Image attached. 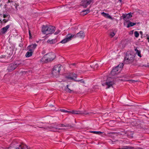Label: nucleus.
<instances>
[{"label":"nucleus","instance_id":"obj_19","mask_svg":"<svg viewBox=\"0 0 149 149\" xmlns=\"http://www.w3.org/2000/svg\"><path fill=\"white\" fill-rule=\"evenodd\" d=\"M37 46V44L35 43L29 46L28 47L29 49L32 50V51L33 52V50L36 48Z\"/></svg>","mask_w":149,"mask_h":149},{"label":"nucleus","instance_id":"obj_10","mask_svg":"<svg viewBox=\"0 0 149 149\" xmlns=\"http://www.w3.org/2000/svg\"><path fill=\"white\" fill-rule=\"evenodd\" d=\"M132 13H129L127 14H123L122 17H123L124 20L126 22H128L129 21V19L132 17Z\"/></svg>","mask_w":149,"mask_h":149},{"label":"nucleus","instance_id":"obj_33","mask_svg":"<svg viewBox=\"0 0 149 149\" xmlns=\"http://www.w3.org/2000/svg\"><path fill=\"white\" fill-rule=\"evenodd\" d=\"M78 81V82H80V83L84 84H85V82L84 81L83 79H81L80 80H78L77 81Z\"/></svg>","mask_w":149,"mask_h":149},{"label":"nucleus","instance_id":"obj_13","mask_svg":"<svg viewBox=\"0 0 149 149\" xmlns=\"http://www.w3.org/2000/svg\"><path fill=\"white\" fill-rule=\"evenodd\" d=\"M114 84V82L113 81H107L105 83H102V85L103 86H107V87L106 88H107L112 86Z\"/></svg>","mask_w":149,"mask_h":149},{"label":"nucleus","instance_id":"obj_14","mask_svg":"<svg viewBox=\"0 0 149 149\" xmlns=\"http://www.w3.org/2000/svg\"><path fill=\"white\" fill-rule=\"evenodd\" d=\"M10 27L9 25H7L2 28L0 30V34H4Z\"/></svg>","mask_w":149,"mask_h":149},{"label":"nucleus","instance_id":"obj_1","mask_svg":"<svg viewBox=\"0 0 149 149\" xmlns=\"http://www.w3.org/2000/svg\"><path fill=\"white\" fill-rule=\"evenodd\" d=\"M135 54L133 51H129L127 52L124 59L125 63L127 64H130L133 63L134 61Z\"/></svg>","mask_w":149,"mask_h":149},{"label":"nucleus","instance_id":"obj_30","mask_svg":"<svg viewBox=\"0 0 149 149\" xmlns=\"http://www.w3.org/2000/svg\"><path fill=\"white\" fill-rule=\"evenodd\" d=\"M90 132L92 133H93L95 134H97L100 135L101 134H102V132H97V131H91Z\"/></svg>","mask_w":149,"mask_h":149},{"label":"nucleus","instance_id":"obj_21","mask_svg":"<svg viewBox=\"0 0 149 149\" xmlns=\"http://www.w3.org/2000/svg\"><path fill=\"white\" fill-rule=\"evenodd\" d=\"M33 51H32V50L29 49V51L27 52L25 55L26 57H29L32 55Z\"/></svg>","mask_w":149,"mask_h":149},{"label":"nucleus","instance_id":"obj_36","mask_svg":"<svg viewBox=\"0 0 149 149\" xmlns=\"http://www.w3.org/2000/svg\"><path fill=\"white\" fill-rule=\"evenodd\" d=\"M60 32V31L59 30H57L56 32L55 33V34L57 35Z\"/></svg>","mask_w":149,"mask_h":149},{"label":"nucleus","instance_id":"obj_42","mask_svg":"<svg viewBox=\"0 0 149 149\" xmlns=\"http://www.w3.org/2000/svg\"><path fill=\"white\" fill-rule=\"evenodd\" d=\"M120 2H121L122 1L121 0H119Z\"/></svg>","mask_w":149,"mask_h":149},{"label":"nucleus","instance_id":"obj_2","mask_svg":"<svg viewBox=\"0 0 149 149\" xmlns=\"http://www.w3.org/2000/svg\"><path fill=\"white\" fill-rule=\"evenodd\" d=\"M59 126H57L56 127H50L48 126H42L43 127H38L40 128H49L50 130H51L52 131L54 132H56L58 130H64V129L60 128L58 127H72L74 126V125L72 124L71 125L70 124H67L65 125H64L63 124H60L59 125Z\"/></svg>","mask_w":149,"mask_h":149},{"label":"nucleus","instance_id":"obj_40","mask_svg":"<svg viewBox=\"0 0 149 149\" xmlns=\"http://www.w3.org/2000/svg\"><path fill=\"white\" fill-rule=\"evenodd\" d=\"M75 65V63H72V65Z\"/></svg>","mask_w":149,"mask_h":149},{"label":"nucleus","instance_id":"obj_22","mask_svg":"<svg viewBox=\"0 0 149 149\" xmlns=\"http://www.w3.org/2000/svg\"><path fill=\"white\" fill-rule=\"evenodd\" d=\"M17 143L18 142L17 141H14L12 142V143L11 144V146L12 147L16 148L17 147H18L19 146V145H17Z\"/></svg>","mask_w":149,"mask_h":149},{"label":"nucleus","instance_id":"obj_17","mask_svg":"<svg viewBox=\"0 0 149 149\" xmlns=\"http://www.w3.org/2000/svg\"><path fill=\"white\" fill-rule=\"evenodd\" d=\"M3 16L4 18H7L6 19H4L3 20L4 23H6L9 20L10 17V15L6 13L5 14H4Z\"/></svg>","mask_w":149,"mask_h":149},{"label":"nucleus","instance_id":"obj_29","mask_svg":"<svg viewBox=\"0 0 149 149\" xmlns=\"http://www.w3.org/2000/svg\"><path fill=\"white\" fill-rule=\"evenodd\" d=\"M123 63H120L118 65L116 66V67L118 68V69L120 70L122 69V68H123Z\"/></svg>","mask_w":149,"mask_h":149},{"label":"nucleus","instance_id":"obj_26","mask_svg":"<svg viewBox=\"0 0 149 149\" xmlns=\"http://www.w3.org/2000/svg\"><path fill=\"white\" fill-rule=\"evenodd\" d=\"M68 85H67V86L65 87V90L67 92H68V93H71L72 91H73L71 90L70 88H68Z\"/></svg>","mask_w":149,"mask_h":149},{"label":"nucleus","instance_id":"obj_34","mask_svg":"<svg viewBox=\"0 0 149 149\" xmlns=\"http://www.w3.org/2000/svg\"><path fill=\"white\" fill-rule=\"evenodd\" d=\"M115 35V33L114 32H111L110 33V36H111V37H113Z\"/></svg>","mask_w":149,"mask_h":149},{"label":"nucleus","instance_id":"obj_16","mask_svg":"<svg viewBox=\"0 0 149 149\" xmlns=\"http://www.w3.org/2000/svg\"><path fill=\"white\" fill-rule=\"evenodd\" d=\"M120 70L118 68L116 67L114 68H113L111 72V75L113 76L116 74H118L119 73L118 71Z\"/></svg>","mask_w":149,"mask_h":149},{"label":"nucleus","instance_id":"obj_4","mask_svg":"<svg viewBox=\"0 0 149 149\" xmlns=\"http://www.w3.org/2000/svg\"><path fill=\"white\" fill-rule=\"evenodd\" d=\"M55 28L52 26H43L42 29L43 33L47 35L53 33L54 31Z\"/></svg>","mask_w":149,"mask_h":149},{"label":"nucleus","instance_id":"obj_20","mask_svg":"<svg viewBox=\"0 0 149 149\" xmlns=\"http://www.w3.org/2000/svg\"><path fill=\"white\" fill-rule=\"evenodd\" d=\"M10 4V5H11V8H12V6L13 7H14L13 6L15 7V8H14V9H15L16 10H17V7L18 5L17 4H16V3L14 2H13V1H11Z\"/></svg>","mask_w":149,"mask_h":149},{"label":"nucleus","instance_id":"obj_15","mask_svg":"<svg viewBox=\"0 0 149 149\" xmlns=\"http://www.w3.org/2000/svg\"><path fill=\"white\" fill-rule=\"evenodd\" d=\"M11 2L9 0L7 2V4L5 5V7L6 8L7 10H11L12 9H14V8L12 6V8L11 7V5H10V3Z\"/></svg>","mask_w":149,"mask_h":149},{"label":"nucleus","instance_id":"obj_28","mask_svg":"<svg viewBox=\"0 0 149 149\" xmlns=\"http://www.w3.org/2000/svg\"><path fill=\"white\" fill-rule=\"evenodd\" d=\"M90 12L89 9H87L85 10H84L82 11V14L83 15H85L88 13Z\"/></svg>","mask_w":149,"mask_h":149},{"label":"nucleus","instance_id":"obj_6","mask_svg":"<svg viewBox=\"0 0 149 149\" xmlns=\"http://www.w3.org/2000/svg\"><path fill=\"white\" fill-rule=\"evenodd\" d=\"M61 68V65H58L54 66L52 71V74L55 77H58L59 75Z\"/></svg>","mask_w":149,"mask_h":149},{"label":"nucleus","instance_id":"obj_9","mask_svg":"<svg viewBox=\"0 0 149 149\" xmlns=\"http://www.w3.org/2000/svg\"><path fill=\"white\" fill-rule=\"evenodd\" d=\"M77 76L76 74H73V73H70L68 76H66V78L68 80H75V79L77 78Z\"/></svg>","mask_w":149,"mask_h":149},{"label":"nucleus","instance_id":"obj_11","mask_svg":"<svg viewBox=\"0 0 149 149\" xmlns=\"http://www.w3.org/2000/svg\"><path fill=\"white\" fill-rule=\"evenodd\" d=\"M70 113L72 114H89L88 113H87L86 111L84 112L81 111H69Z\"/></svg>","mask_w":149,"mask_h":149},{"label":"nucleus","instance_id":"obj_44","mask_svg":"<svg viewBox=\"0 0 149 149\" xmlns=\"http://www.w3.org/2000/svg\"><path fill=\"white\" fill-rule=\"evenodd\" d=\"M40 126H42L41 124H40Z\"/></svg>","mask_w":149,"mask_h":149},{"label":"nucleus","instance_id":"obj_23","mask_svg":"<svg viewBox=\"0 0 149 149\" xmlns=\"http://www.w3.org/2000/svg\"><path fill=\"white\" fill-rule=\"evenodd\" d=\"M57 40L56 39H53L51 40H48L47 42L48 43L50 44H54L56 43Z\"/></svg>","mask_w":149,"mask_h":149},{"label":"nucleus","instance_id":"obj_27","mask_svg":"<svg viewBox=\"0 0 149 149\" xmlns=\"http://www.w3.org/2000/svg\"><path fill=\"white\" fill-rule=\"evenodd\" d=\"M135 51H136V53L137 54L138 56L140 57H141V51L137 49L136 48L135 49Z\"/></svg>","mask_w":149,"mask_h":149},{"label":"nucleus","instance_id":"obj_39","mask_svg":"<svg viewBox=\"0 0 149 149\" xmlns=\"http://www.w3.org/2000/svg\"><path fill=\"white\" fill-rule=\"evenodd\" d=\"M147 39L148 40V41L149 42V36H148L147 37Z\"/></svg>","mask_w":149,"mask_h":149},{"label":"nucleus","instance_id":"obj_3","mask_svg":"<svg viewBox=\"0 0 149 149\" xmlns=\"http://www.w3.org/2000/svg\"><path fill=\"white\" fill-rule=\"evenodd\" d=\"M55 57L54 53H50L45 55L40 60L42 62L46 63L53 60Z\"/></svg>","mask_w":149,"mask_h":149},{"label":"nucleus","instance_id":"obj_5","mask_svg":"<svg viewBox=\"0 0 149 149\" xmlns=\"http://www.w3.org/2000/svg\"><path fill=\"white\" fill-rule=\"evenodd\" d=\"M21 64L20 61H16L14 62L9 64L8 66L7 70L9 72H11Z\"/></svg>","mask_w":149,"mask_h":149},{"label":"nucleus","instance_id":"obj_35","mask_svg":"<svg viewBox=\"0 0 149 149\" xmlns=\"http://www.w3.org/2000/svg\"><path fill=\"white\" fill-rule=\"evenodd\" d=\"M98 64H95V65L93 67V68L94 69H97V68L98 67Z\"/></svg>","mask_w":149,"mask_h":149},{"label":"nucleus","instance_id":"obj_43","mask_svg":"<svg viewBox=\"0 0 149 149\" xmlns=\"http://www.w3.org/2000/svg\"><path fill=\"white\" fill-rule=\"evenodd\" d=\"M134 120V119H133L132 121H133V120Z\"/></svg>","mask_w":149,"mask_h":149},{"label":"nucleus","instance_id":"obj_7","mask_svg":"<svg viewBox=\"0 0 149 149\" xmlns=\"http://www.w3.org/2000/svg\"><path fill=\"white\" fill-rule=\"evenodd\" d=\"M92 0H83L81 3V5L84 8H86L92 2Z\"/></svg>","mask_w":149,"mask_h":149},{"label":"nucleus","instance_id":"obj_8","mask_svg":"<svg viewBox=\"0 0 149 149\" xmlns=\"http://www.w3.org/2000/svg\"><path fill=\"white\" fill-rule=\"evenodd\" d=\"M74 36V35H72L70 34H69L67 35V36L66 38L61 41V42L62 43H65L70 40Z\"/></svg>","mask_w":149,"mask_h":149},{"label":"nucleus","instance_id":"obj_24","mask_svg":"<svg viewBox=\"0 0 149 149\" xmlns=\"http://www.w3.org/2000/svg\"><path fill=\"white\" fill-rule=\"evenodd\" d=\"M133 147H131L129 146H124L117 149H134Z\"/></svg>","mask_w":149,"mask_h":149},{"label":"nucleus","instance_id":"obj_41","mask_svg":"<svg viewBox=\"0 0 149 149\" xmlns=\"http://www.w3.org/2000/svg\"><path fill=\"white\" fill-rule=\"evenodd\" d=\"M140 33H141H141H142V31H140Z\"/></svg>","mask_w":149,"mask_h":149},{"label":"nucleus","instance_id":"obj_25","mask_svg":"<svg viewBox=\"0 0 149 149\" xmlns=\"http://www.w3.org/2000/svg\"><path fill=\"white\" fill-rule=\"evenodd\" d=\"M128 22H129V23L127 25V28H129L130 27L134 25H135L136 24V23H133L130 21H129Z\"/></svg>","mask_w":149,"mask_h":149},{"label":"nucleus","instance_id":"obj_37","mask_svg":"<svg viewBox=\"0 0 149 149\" xmlns=\"http://www.w3.org/2000/svg\"><path fill=\"white\" fill-rule=\"evenodd\" d=\"M61 111L62 112H64L65 113H68L69 112L70 113V112H69V111H67L66 110H65L64 109H61Z\"/></svg>","mask_w":149,"mask_h":149},{"label":"nucleus","instance_id":"obj_32","mask_svg":"<svg viewBox=\"0 0 149 149\" xmlns=\"http://www.w3.org/2000/svg\"><path fill=\"white\" fill-rule=\"evenodd\" d=\"M134 35L135 37L137 38L139 36V34L137 31H135L134 33Z\"/></svg>","mask_w":149,"mask_h":149},{"label":"nucleus","instance_id":"obj_12","mask_svg":"<svg viewBox=\"0 0 149 149\" xmlns=\"http://www.w3.org/2000/svg\"><path fill=\"white\" fill-rule=\"evenodd\" d=\"M74 36H75V38L78 37L83 39L85 36V34L84 31H81L79 33H77L76 35H74Z\"/></svg>","mask_w":149,"mask_h":149},{"label":"nucleus","instance_id":"obj_18","mask_svg":"<svg viewBox=\"0 0 149 149\" xmlns=\"http://www.w3.org/2000/svg\"><path fill=\"white\" fill-rule=\"evenodd\" d=\"M101 15L105 18H108L111 19H112L113 18L111 17L108 13H105L103 12L101 13Z\"/></svg>","mask_w":149,"mask_h":149},{"label":"nucleus","instance_id":"obj_38","mask_svg":"<svg viewBox=\"0 0 149 149\" xmlns=\"http://www.w3.org/2000/svg\"><path fill=\"white\" fill-rule=\"evenodd\" d=\"M29 36H30V38L31 37V34L30 30L29 31Z\"/></svg>","mask_w":149,"mask_h":149},{"label":"nucleus","instance_id":"obj_31","mask_svg":"<svg viewBox=\"0 0 149 149\" xmlns=\"http://www.w3.org/2000/svg\"><path fill=\"white\" fill-rule=\"evenodd\" d=\"M129 81L131 83H134L135 82H136L139 81L138 80H132V79L130 80Z\"/></svg>","mask_w":149,"mask_h":149}]
</instances>
